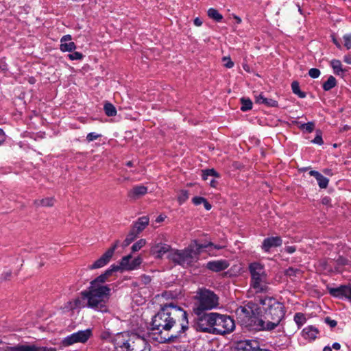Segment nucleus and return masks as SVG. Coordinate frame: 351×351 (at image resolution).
Here are the masks:
<instances>
[{"label": "nucleus", "instance_id": "1", "mask_svg": "<svg viewBox=\"0 0 351 351\" xmlns=\"http://www.w3.org/2000/svg\"><path fill=\"white\" fill-rule=\"evenodd\" d=\"M178 322L183 331L188 328L186 312L180 307L169 304L165 305L155 315V330H157V337L155 340L163 343L173 341L176 336L169 335L168 331Z\"/></svg>", "mask_w": 351, "mask_h": 351}, {"label": "nucleus", "instance_id": "2", "mask_svg": "<svg viewBox=\"0 0 351 351\" xmlns=\"http://www.w3.org/2000/svg\"><path fill=\"white\" fill-rule=\"evenodd\" d=\"M110 287L93 288L89 287L86 291L81 293L82 299L86 304H81L80 299H75L70 302L71 308L88 307L95 311L106 313L108 311V303L110 296Z\"/></svg>", "mask_w": 351, "mask_h": 351}, {"label": "nucleus", "instance_id": "3", "mask_svg": "<svg viewBox=\"0 0 351 351\" xmlns=\"http://www.w3.org/2000/svg\"><path fill=\"white\" fill-rule=\"evenodd\" d=\"M256 304L258 310L263 311V317L267 324L266 330H274L280 324L285 315L284 305L270 297L259 298Z\"/></svg>", "mask_w": 351, "mask_h": 351}, {"label": "nucleus", "instance_id": "4", "mask_svg": "<svg viewBox=\"0 0 351 351\" xmlns=\"http://www.w3.org/2000/svg\"><path fill=\"white\" fill-rule=\"evenodd\" d=\"M259 313L258 304L253 302H248L244 306H240L237 309V315L242 326L250 330H267L265 319L257 317Z\"/></svg>", "mask_w": 351, "mask_h": 351}, {"label": "nucleus", "instance_id": "5", "mask_svg": "<svg viewBox=\"0 0 351 351\" xmlns=\"http://www.w3.org/2000/svg\"><path fill=\"white\" fill-rule=\"evenodd\" d=\"M208 245H213L212 242H206L204 244H199L196 241L190 245L184 250L171 251L168 254V257L173 262L183 266H188L195 261L197 255L204 248Z\"/></svg>", "mask_w": 351, "mask_h": 351}, {"label": "nucleus", "instance_id": "6", "mask_svg": "<svg viewBox=\"0 0 351 351\" xmlns=\"http://www.w3.org/2000/svg\"><path fill=\"white\" fill-rule=\"evenodd\" d=\"M194 298L195 302L193 311L195 315L216 308L219 305L218 295L214 291L206 288L198 289Z\"/></svg>", "mask_w": 351, "mask_h": 351}, {"label": "nucleus", "instance_id": "7", "mask_svg": "<svg viewBox=\"0 0 351 351\" xmlns=\"http://www.w3.org/2000/svg\"><path fill=\"white\" fill-rule=\"evenodd\" d=\"M250 287L255 293H264L268 290V278L263 265L258 262L250 264Z\"/></svg>", "mask_w": 351, "mask_h": 351}, {"label": "nucleus", "instance_id": "8", "mask_svg": "<svg viewBox=\"0 0 351 351\" xmlns=\"http://www.w3.org/2000/svg\"><path fill=\"white\" fill-rule=\"evenodd\" d=\"M234 322L230 316L216 313L213 334L229 333L234 329Z\"/></svg>", "mask_w": 351, "mask_h": 351}, {"label": "nucleus", "instance_id": "9", "mask_svg": "<svg viewBox=\"0 0 351 351\" xmlns=\"http://www.w3.org/2000/svg\"><path fill=\"white\" fill-rule=\"evenodd\" d=\"M197 316L195 322V328L197 331L213 334L214 322L216 313H202Z\"/></svg>", "mask_w": 351, "mask_h": 351}, {"label": "nucleus", "instance_id": "10", "mask_svg": "<svg viewBox=\"0 0 351 351\" xmlns=\"http://www.w3.org/2000/svg\"><path fill=\"white\" fill-rule=\"evenodd\" d=\"M92 335V330L89 328L79 330L66 336L63 339L62 343L64 346H69L77 343H85L91 337Z\"/></svg>", "mask_w": 351, "mask_h": 351}, {"label": "nucleus", "instance_id": "11", "mask_svg": "<svg viewBox=\"0 0 351 351\" xmlns=\"http://www.w3.org/2000/svg\"><path fill=\"white\" fill-rule=\"evenodd\" d=\"M132 254H128L123 256L120 261L119 269L131 271L138 268L142 263V259L140 256L135 257L132 260Z\"/></svg>", "mask_w": 351, "mask_h": 351}, {"label": "nucleus", "instance_id": "12", "mask_svg": "<svg viewBox=\"0 0 351 351\" xmlns=\"http://www.w3.org/2000/svg\"><path fill=\"white\" fill-rule=\"evenodd\" d=\"M118 270H119V267H118V265H112L110 268L107 269L104 274L92 280L89 287H92L93 288L110 287L108 285H104V283L114 271H117Z\"/></svg>", "mask_w": 351, "mask_h": 351}, {"label": "nucleus", "instance_id": "13", "mask_svg": "<svg viewBox=\"0 0 351 351\" xmlns=\"http://www.w3.org/2000/svg\"><path fill=\"white\" fill-rule=\"evenodd\" d=\"M258 343L254 340L240 341L237 343L235 351H257Z\"/></svg>", "mask_w": 351, "mask_h": 351}, {"label": "nucleus", "instance_id": "14", "mask_svg": "<svg viewBox=\"0 0 351 351\" xmlns=\"http://www.w3.org/2000/svg\"><path fill=\"white\" fill-rule=\"evenodd\" d=\"M13 351H56L54 348L37 346L34 344H18Z\"/></svg>", "mask_w": 351, "mask_h": 351}, {"label": "nucleus", "instance_id": "15", "mask_svg": "<svg viewBox=\"0 0 351 351\" xmlns=\"http://www.w3.org/2000/svg\"><path fill=\"white\" fill-rule=\"evenodd\" d=\"M71 40L72 37L69 34L64 35L60 38V49L62 52H71L76 49L75 44Z\"/></svg>", "mask_w": 351, "mask_h": 351}, {"label": "nucleus", "instance_id": "16", "mask_svg": "<svg viewBox=\"0 0 351 351\" xmlns=\"http://www.w3.org/2000/svg\"><path fill=\"white\" fill-rule=\"evenodd\" d=\"M147 192V188L143 185H136L133 186L128 192V197L131 199H137Z\"/></svg>", "mask_w": 351, "mask_h": 351}, {"label": "nucleus", "instance_id": "17", "mask_svg": "<svg viewBox=\"0 0 351 351\" xmlns=\"http://www.w3.org/2000/svg\"><path fill=\"white\" fill-rule=\"evenodd\" d=\"M229 266V264L226 260H218L209 261L206 264V267L215 272H219L227 269Z\"/></svg>", "mask_w": 351, "mask_h": 351}, {"label": "nucleus", "instance_id": "18", "mask_svg": "<svg viewBox=\"0 0 351 351\" xmlns=\"http://www.w3.org/2000/svg\"><path fill=\"white\" fill-rule=\"evenodd\" d=\"M282 243L280 237L266 238L263 242L262 248L265 252H269L271 247L281 245Z\"/></svg>", "mask_w": 351, "mask_h": 351}, {"label": "nucleus", "instance_id": "19", "mask_svg": "<svg viewBox=\"0 0 351 351\" xmlns=\"http://www.w3.org/2000/svg\"><path fill=\"white\" fill-rule=\"evenodd\" d=\"M110 253L111 252H106L99 259L95 261L91 265L88 266V268L90 269H95L106 265L112 257Z\"/></svg>", "mask_w": 351, "mask_h": 351}, {"label": "nucleus", "instance_id": "20", "mask_svg": "<svg viewBox=\"0 0 351 351\" xmlns=\"http://www.w3.org/2000/svg\"><path fill=\"white\" fill-rule=\"evenodd\" d=\"M149 218L146 216L141 217L134 223L132 230H134V232L138 235L148 225Z\"/></svg>", "mask_w": 351, "mask_h": 351}, {"label": "nucleus", "instance_id": "21", "mask_svg": "<svg viewBox=\"0 0 351 351\" xmlns=\"http://www.w3.org/2000/svg\"><path fill=\"white\" fill-rule=\"evenodd\" d=\"M329 293L331 295L337 298H346L348 290V285H341L337 288H329Z\"/></svg>", "mask_w": 351, "mask_h": 351}, {"label": "nucleus", "instance_id": "22", "mask_svg": "<svg viewBox=\"0 0 351 351\" xmlns=\"http://www.w3.org/2000/svg\"><path fill=\"white\" fill-rule=\"evenodd\" d=\"M302 334L304 339L314 340L317 337L318 330L313 326H308L303 329Z\"/></svg>", "mask_w": 351, "mask_h": 351}, {"label": "nucleus", "instance_id": "23", "mask_svg": "<svg viewBox=\"0 0 351 351\" xmlns=\"http://www.w3.org/2000/svg\"><path fill=\"white\" fill-rule=\"evenodd\" d=\"M170 250V246L161 242L155 243V258H162L164 254L168 253Z\"/></svg>", "mask_w": 351, "mask_h": 351}, {"label": "nucleus", "instance_id": "24", "mask_svg": "<svg viewBox=\"0 0 351 351\" xmlns=\"http://www.w3.org/2000/svg\"><path fill=\"white\" fill-rule=\"evenodd\" d=\"M255 101L259 104H265L267 106L274 107L278 105L276 101L272 99L265 98L262 94L255 96Z\"/></svg>", "mask_w": 351, "mask_h": 351}, {"label": "nucleus", "instance_id": "25", "mask_svg": "<svg viewBox=\"0 0 351 351\" xmlns=\"http://www.w3.org/2000/svg\"><path fill=\"white\" fill-rule=\"evenodd\" d=\"M55 203V199L53 197H46L42 199H36L34 201V204L36 206H52Z\"/></svg>", "mask_w": 351, "mask_h": 351}, {"label": "nucleus", "instance_id": "26", "mask_svg": "<svg viewBox=\"0 0 351 351\" xmlns=\"http://www.w3.org/2000/svg\"><path fill=\"white\" fill-rule=\"evenodd\" d=\"M330 66L333 69L336 75H343V69H342L341 62L338 60H332L330 61Z\"/></svg>", "mask_w": 351, "mask_h": 351}, {"label": "nucleus", "instance_id": "27", "mask_svg": "<svg viewBox=\"0 0 351 351\" xmlns=\"http://www.w3.org/2000/svg\"><path fill=\"white\" fill-rule=\"evenodd\" d=\"M104 110L106 114L108 117H114L117 114L116 108L109 102H106L104 104Z\"/></svg>", "mask_w": 351, "mask_h": 351}, {"label": "nucleus", "instance_id": "28", "mask_svg": "<svg viewBox=\"0 0 351 351\" xmlns=\"http://www.w3.org/2000/svg\"><path fill=\"white\" fill-rule=\"evenodd\" d=\"M337 84L336 79L330 75L327 81H326L323 84V88L324 90L328 91L334 88Z\"/></svg>", "mask_w": 351, "mask_h": 351}, {"label": "nucleus", "instance_id": "29", "mask_svg": "<svg viewBox=\"0 0 351 351\" xmlns=\"http://www.w3.org/2000/svg\"><path fill=\"white\" fill-rule=\"evenodd\" d=\"M137 236L138 235L134 232V230H131L122 243V246L123 247L128 246L137 237Z\"/></svg>", "mask_w": 351, "mask_h": 351}, {"label": "nucleus", "instance_id": "30", "mask_svg": "<svg viewBox=\"0 0 351 351\" xmlns=\"http://www.w3.org/2000/svg\"><path fill=\"white\" fill-rule=\"evenodd\" d=\"M292 91L294 94L297 95L300 98H304L306 97V94L304 92L300 90L299 83L296 81H294L291 84Z\"/></svg>", "mask_w": 351, "mask_h": 351}, {"label": "nucleus", "instance_id": "31", "mask_svg": "<svg viewBox=\"0 0 351 351\" xmlns=\"http://www.w3.org/2000/svg\"><path fill=\"white\" fill-rule=\"evenodd\" d=\"M208 15L210 19L215 20L216 21H221L223 19L222 15L214 8H210L208 10Z\"/></svg>", "mask_w": 351, "mask_h": 351}, {"label": "nucleus", "instance_id": "32", "mask_svg": "<svg viewBox=\"0 0 351 351\" xmlns=\"http://www.w3.org/2000/svg\"><path fill=\"white\" fill-rule=\"evenodd\" d=\"M294 321L298 325V328H300L306 321L305 315L302 313H297L294 315Z\"/></svg>", "mask_w": 351, "mask_h": 351}, {"label": "nucleus", "instance_id": "33", "mask_svg": "<svg viewBox=\"0 0 351 351\" xmlns=\"http://www.w3.org/2000/svg\"><path fill=\"white\" fill-rule=\"evenodd\" d=\"M241 110L243 112L247 111L252 108V102L250 99L241 98Z\"/></svg>", "mask_w": 351, "mask_h": 351}, {"label": "nucleus", "instance_id": "34", "mask_svg": "<svg viewBox=\"0 0 351 351\" xmlns=\"http://www.w3.org/2000/svg\"><path fill=\"white\" fill-rule=\"evenodd\" d=\"M316 180L320 188L326 189L327 187L329 182L327 178L321 174Z\"/></svg>", "mask_w": 351, "mask_h": 351}, {"label": "nucleus", "instance_id": "35", "mask_svg": "<svg viewBox=\"0 0 351 351\" xmlns=\"http://www.w3.org/2000/svg\"><path fill=\"white\" fill-rule=\"evenodd\" d=\"M202 176L203 180H206L208 176L218 177V174L213 169H210L202 171Z\"/></svg>", "mask_w": 351, "mask_h": 351}, {"label": "nucleus", "instance_id": "36", "mask_svg": "<svg viewBox=\"0 0 351 351\" xmlns=\"http://www.w3.org/2000/svg\"><path fill=\"white\" fill-rule=\"evenodd\" d=\"M189 193L187 191L182 190L179 192L178 195V200L180 204H182L186 202L189 199Z\"/></svg>", "mask_w": 351, "mask_h": 351}, {"label": "nucleus", "instance_id": "37", "mask_svg": "<svg viewBox=\"0 0 351 351\" xmlns=\"http://www.w3.org/2000/svg\"><path fill=\"white\" fill-rule=\"evenodd\" d=\"M145 240L140 239L134 244H133V245L132 246V251L133 252H135L140 250L145 245Z\"/></svg>", "mask_w": 351, "mask_h": 351}, {"label": "nucleus", "instance_id": "38", "mask_svg": "<svg viewBox=\"0 0 351 351\" xmlns=\"http://www.w3.org/2000/svg\"><path fill=\"white\" fill-rule=\"evenodd\" d=\"M68 57L71 60H80L83 58V55L80 52L75 51L72 53L69 54Z\"/></svg>", "mask_w": 351, "mask_h": 351}, {"label": "nucleus", "instance_id": "39", "mask_svg": "<svg viewBox=\"0 0 351 351\" xmlns=\"http://www.w3.org/2000/svg\"><path fill=\"white\" fill-rule=\"evenodd\" d=\"M114 337V335H113L109 331H104L101 335V337L102 339H104V340H106V341H108L110 342H112V339H113Z\"/></svg>", "mask_w": 351, "mask_h": 351}, {"label": "nucleus", "instance_id": "40", "mask_svg": "<svg viewBox=\"0 0 351 351\" xmlns=\"http://www.w3.org/2000/svg\"><path fill=\"white\" fill-rule=\"evenodd\" d=\"M344 46L347 49L351 48V34H346L343 36Z\"/></svg>", "mask_w": 351, "mask_h": 351}, {"label": "nucleus", "instance_id": "41", "mask_svg": "<svg viewBox=\"0 0 351 351\" xmlns=\"http://www.w3.org/2000/svg\"><path fill=\"white\" fill-rule=\"evenodd\" d=\"M314 126L315 125L313 122H308L307 123L302 124L301 128L308 132H311L314 130Z\"/></svg>", "mask_w": 351, "mask_h": 351}, {"label": "nucleus", "instance_id": "42", "mask_svg": "<svg viewBox=\"0 0 351 351\" xmlns=\"http://www.w3.org/2000/svg\"><path fill=\"white\" fill-rule=\"evenodd\" d=\"M308 75L312 78H317L320 75V71L315 68H312L308 71Z\"/></svg>", "mask_w": 351, "mask_h": 351}, {"label": "nucleus", "instance_id": "43", "mask_svg": "<svg viewBox=\"0 0 351 351\" xmlns=\"http://www.w3.org/2000/svg\"><path fill=\"white\" fill-rule=\"evenodd\" d=\"M223 62H224V66L228 69L234 66V62L231 60L230 57H223Z\"/></svg>", "mask_w": 351, "mask_h": 351}, {"label": "nucleus", "instance_id": "44", "mask_svg": "<svg viewBox=\"0 0 351 351\" xmlns=\"http://www.w3.org/2000/svg\"><path fill=\"white\" fill-rule=\"evenodd\" d=\"M100 135L95 133V132H90L89 134H88L87 136H86V139L88 142H90V141H93L95 140H96L97 138H98L99 137Z\"/></svg>", "mask_w": 351, "mask_h": 351}, {"label": "nucleus", "instance_id": "45", "mask_svg": "<svg viewBox=\"0 0 351 351\" xmlns=\"http://www.w3.org/2000/svg\"><path fill=\"white\" fill-rule=\"evenodd\" d=\"M11 276H12V272L10 271H6L1 274L0 278H1V280H10Z\"/></svg>", "mask_w": 351, "mask_h": 351}, {"label": "nucleus", "instance_id": "46", "mask_svg": "<svg viewBox=\"0 0 351 351\" xmlns=\"http://www.w3.org/2000/svg\"><path fill=\"white\" fill-rule=\"evenodd\" d=\"M206 199L202 197H195L193 198L192 202L195 205H199L205 202Z\"/></svg>", "mask_w": 351, "mask_h": 351}, {"label": "nucleus", "instance_id": "47", "mask_svg": "<svg viewBox=\"0 0 351 351\" xmlns=\"http://www.w3.org/2000/svg\"><path fill=\"white\" fill-rule=\"evenodd\" d=\"M325 322L328 324L331 328H334L337 326V322L334 319H332L329 317H326L325 318Z\"/></svg>", "mask_w": 351, "mask_h": 351}, {"label": "nucleus", "instance_id": "48", "mask_svg": "<svg viewBox=\"0 0 351 351\" xmlns=\"http://www.w3.org/2000/svg\"><path fill=\"white\" fill-rule=\"evenodd\" d=\"M300 271L298 269L290 267L286 270V274L287 276H295Z\"/></svg>", "mask_w": 351, "mask_h": 351}, {"label": "nucleus", "instance_id": "49", "mask_svg": "<svg viewBox=\"0 0 351 351\" xmlns=\"http://www.w3.org/2000/svg\"><path fill=\"white\" fill-rule=\"evenodd\" d=\"M119 245V241H117L110 248H109L106 252H111L110 255L112 256L115 250L117 248V247Z\"/></svg>", "mask_w": 351, "mask_h": 351}, {"label": "nucleus", "instance_id": "50", "mask_svg": "<svg viewBox=\"0 0 351 351\" xmlns=\"http://www.w3.org/2000/svg\"><path fill=\"white\" fill-rule=\"evenodd\" d=\"M313 143L318 144V145H322L323 144V139L321 135L317 134L315 138L312 141Z\"/></svg>", "mask_w": 351, "mask_h": 351}, {"label": "nucleus", "instance_id": "51", "mask_svg": "<svg viewBox=\"0 0 351 351\" xmlns=\"http://www.w3.org/2000/svg\"><path fill=\"white\" fill-rule=\"evenodd\" d=\"M189 346H180L179 348H174L171 351H186L187 349L189 348Z\"/></svg>", "mask_w": 351, "mask_h": 351}, {"label": "nucleus", "instance_id": "52", "mask_svg": "<svg viewBox=\"0 0 351 351\" xmlns=\"http://www.w3.org/2000/svg\"><path fill=\"white\" fill-rule=\"evenodd\" d=\"M167 218V216L165 215H160L155 220V221L158 223H160L165 221V219Z\"/></svg>", "mask_w": 351, "mask_h": 351}, {"label": "nucleus", "instance_id": "53", "mask_svg": "<svg viewBox=\"0 0 351 351\" xmlns=\"http://www.w3.org/2000/svg\"><path fill=\"white\" fill-rule=\"evenodd\" d=\"M5 136L3 130L0 129V145L5 141Z\"/></svg>", "mask_w": 351, "mask_h": 351}, {"label": "nucleus", "instance_id": "54", "mask_svg": "<svg viewBox=\"0 0 351 351\" xmlns=\"http://www.w3.org/2000/svg\"><path fill=\"white\" fill-rule=\"evenodd\" d=\"M285 251L289 254H292L295 251V247L294 246H288L285 248Z\"/></svg>", "mask_w": 351, "mask_h": 351}, {"label": "nucleus", "instance_id": "55", "mask_svg": "<svg viewBox=\"0 0 351 351\" xmlns=\"http://www.w3.org/2000/svg\"><path fill=\"white\" fill-rule=\"evenodd\" d=\"M309 174H310L311 176L315 177V179H317V178H318V177L321 175V173H319L318 171H313V170L309 172Z\"/></svg>", "mask_w": 351, "mask_h": 351}, {"label": "nucleus", "instance_id": "56", "mask_svg": "<svg viewBox=\"0 0 351 351\" xmlns=\"http://www.w3.org/2000/svg\"><path fill=\"white\" fill-rule=\"evenodd\" d=\"M194 24L195 25L199 27L202 25V21L199 18L197 17L194 19Z\"/></svg>", "mask_w": 351, "mask_h": 351}, {"label": "nucleus", "instance_id": "57", "mask_svg": "<svg viewBox=\"0 0 351 351\" xmlns=\"http://www.w3.org/2000/svg\"><path fill=\"white\" fill-rule=\"evenodd\" d=\"M14 348H16V346H6L5 348H2V350L4 351H13Z\"/></svg>", "mask_w": 351, "mask_h": 351}, {"label": "nucleus", "instance_id": "58", "mask_svg": "<svg viewBox=\"0 0 351 351\" xmlns=\"http://www.w3.org/2000/svg\"><path fill=\"white\" fill-rule=\"evenodd\" d=\"M204 208L206 210H209L211 208V205L208 202V201L206 199L205 202H203Z\"/></svg>", "mask_w": 351, "mask_h": 351}, {"label": "nucleus", "instance_id": "59", "mask_svg": "<svg viewBox=\"0 0 351 351\" xmlns=\"http://www.w3.org/2000/svg\"><path fill=\"white\" fill-rule=\"evenodd\" d=\"M343 60L346 63L351 64V56L350 55L345 56Z\"/></svg>", "mask_w": 351, "mask_h": 351}, {"label": "nucleus", "instance_id": "60", "mask_svg": "<svg viewBox=\"0 0 351 351\" xmlns=\"http://www.w3.org/2000/svg\"><path fill=\"white\" fill-rule=\"evenodd\" d=\"M332 348L336 350H339L341 348V345L339 343H334Z\"/></svg>", "mask_w": 351, "mask_h": 351}, {"label": "nucleus", "instance_id": "61", "mask_svg": "<svg viewBox=\"0 0 351 351\" xmlns=\"http://www.w3.org/2000/svg\"><path fill=\"white\" fill-rule=\"evenodd\" d=\"M208 247H213L215 249H217V250H220V249H222L224 247L223 245H214L213 243V245H208Z\"/></svg>", "mask_w": 351, "mask_h": 351}, {"label": "nucleus", "instance_id": "62", "mask_svg": "<svg viewBox=\"0 0 351 351\" xmlns=\"http://www.w3.org/2000/svg\"><path fill=\"white\" fill-rule=\"evenodd\" d=\"M348 290L349 291H348L346 298L351 300V285H348Z\"/></svg>", "mask_w": 351, "mask_h": 351}, {"label": "nucleus", "instance_id": "63", "mask_svg": "<svg viewBox=\"0 0 351 351\" xmlns=\"http://www.w3.org/2000/svg\"><path fill=\"white\" fill-rule=\"evenodd\" d=\"M332 41L334 43V44L339 49H341V45L340 43L337 41V40L333 36L332 37Z\"/></svg>", "mask_w": 351, "mask_h": 351}, {"label": "nucleus", "instance_id": "64", "mask_svg": "<svg viewBox=\"0 0 351 351\" xmlns=\"http://www.w3.org/2000/svg\"><path fill=\"white\" fill-rule=\"evenodd\" d=\"M330 203V199L328 197H324L322 199V204H328Z\"/></svg>", "mask_w": 351, "mask_h": 351}]
</instances>
